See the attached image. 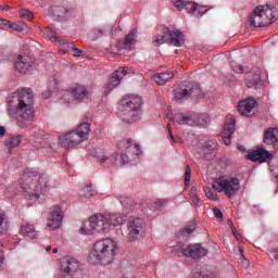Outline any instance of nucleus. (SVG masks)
Wrapping results in <instances>:
<instances>
[{
    "instance_id": "obj_1",
    "label": "nucleus",
    "mask_w": 278,
    "mask_h": 278,
    "mask_svg": "<svg viewBox=\"0 0 278 278\" xmlns=\"http://www.w3.org/2000/svg\"><path fill=\"white\" fill-rule=\"evenodd\" d=\"M8 114L16 119L22 129L31 127L36 116L31 89H21L12 93L8 101Z\"/></svg>"
},
{
    "instance_id": "obj_2",
    "label": "nucleus",
    "mask_w": 278,
    "mask_h": 278,
    "mask_svg": "<svg viewBox=\"0 0 278 278\" xmlns=\"http://www.w3.org/2000/svg\"><path fill=\"white\" fill-rule=\"evenodd\" d=\"M18 186L24 192L25 199L34 201L51 190V180L46 174L39 175L38 172L28 169L22 174Z\"/></svg>"
},
{
    "instance_id": "obj_3",
    "label": "nucleus",
    "mask_w": 278,
    "mask_h": 278,
    "mask_svg": "<svg viewBox=\"0 0 278 278\" xmlns=\"http://www.w3.org/2000/svg\"><path fill=\"white\" fill-rule=\"evenodd\" d=\"M118 251V244L113 239L106 238L96 241L93 249L89 254V264H102L108 266L114 262L116 252Z\"/></svg>"
},
{
    "instance_id": "obj_4",
    "label": "nucleus",
    "mask_w": 278,
    "mask_h": 278,
    "mask_svg": "<svg viewBox=\"0 0 278 278\" xmlns=\"http://www.w3.org/2000/svg\"><path fill=\"white\" fill-rule=\"evenodd\" d=\"M140 108H142V98L140 96H125L121 100L119 117L125 123H137L142 115Z\"/></svg>"
},
{
    "instance_id": "obj_5",
    "label": "nucleus",
    "mask_w": 278,
    "mask_h": 278,
    "mask_svg": "<svg viewBox=\"0 0 278 278\" xmlns=\"http://www.w3.org/2000/svg\"><path fill=\"white\" fill-rule=\"evenodd\" d=\"M140 153L138 144L134 143V140L126 139L117 144V152L115 153V165L125 166L131 160H136V156Z\"/></svg>"
},
{
    "instance_id": "obj_6",
    "label": "nucleus",
    "mask_w": 278,
    "mask_h": 278,
    "mask_svg": "<svg viewBox=\"0 0 278 278\" xmlns=\"http://www.w3.org/2000/svg\"><path fill=\"white\" fill-rule=\"evenodd\" d=\"M88 134H90V124L83 123L79 127L71 132H67L60 137L59 144L63 147V149H73L84 142V140H88Z\"/></svg>"
},
{
    "instance_id": "obj_7",
    "label": "nucleus",
    "mask_w": 278,
    "mask_h": 278,
    "mask_svg": "<svg viewBox=\"0 0 278 278\" xmlns=\"http://www.w3.org/2000/svg\"><path fill=\"white\" fill-rule=\"evenodd\" d=\"M110 231V223H108V217L104 214L98 213L84 224L79 228V233L83 236H90V233H108Z\"/></svg>"
},
{
    "instance_id": "obj_8",
    "label": "nucleus",
    "mask_w": 278,
    "mask_h": 278,
    "mask_svg": "<svg viewBox=\"0 0 278 278\" xmlns=\"http://www.w3.org/2000/svg\"><path fill=\"white\" fill-rule=\"evenodd\" d=\"M154 47H160V45L168 43L174 47H181L186 39L184 38V34L179 30H170L168 27H164L162 30V35H156L152 40Z\"/></svg>"
},
{
    "instance_id": "obj_9",
    "label": "nucleus",
    "mask_w": 278,
    "mask_h": 278,
    "mask_svg": "<svg viewBox=\"0 0 278 278\" xmlns=\"http://www.w3.org/2000/svg\"><path fill=\"white\" fill-rule=\"evenodd\" d=\"M213 189L224 192L228 199H233L240 192V179L219 177L213 181Z\"/></svg>"
},
{
    "instance_id": "obj_10",
    "label": "nucleus",
    "mask_w": 278,
    "mask_h": 278,
    "mask_svg": "<svg viewBox=\"0 0 278 278\" xmlns=\"http://www.w3.org/2000/svg\"><path fill=\"white\" fill-rule=\"evenodd\" d=\"M201 92V87L197 83L182 81L174 90V97L176 101H187L192 94H199Z\"/></svg>"
},
{
    "instance_id": "obj_11",
    "label": "nucleus",
    "mask_w": 278,
    "mask_h": 278,
    "mask_svg": "<svg viewBox=\"0 0 278 278\" xmlns=\"http://www.w3.org/2000/svg\"><path fill=\"white\" fill-rule=\"evenodd\" d=\"M127 231L128 242H136V240H140L142 238V233H144V220L140 217L130 218Z\"/></svg>"
},
{
    "instance_id": "obj_12",
    "label": "nucleus",
    "mask_w": 278,
    "mask_h": 278,
    "mask_svg": "<svg viewBox=\"0 0 278 278\" xmlns=\"http://www.w3.org/2000/svg\"><path fill=\"white\" fill-rule=\"evenodd\" d=\"M174 7L181 12V10H187V12H189V14H192L193 16H203V14H205V12H207V8L206 7H201L194 2L191 1H187L184 2V0H173Z\"/></svg>"
},
{
    "instance_id": "obj_13",
    "label": "nucleus",
    "mask_w": 278,
    "mask_h": 278,
    "mask_svg": "<svg viewBox=\"0 0 278 278\" xmlns=\"http://www.w3.org/2000/svg\"><path fill=\"white\" fill-rule=\"evenodd\" d=\"M62 220H64V212L60 206H54L46 219V225L48 229L55 231L62 227Z\"/></svg>"
},
{
    "instance_id": "obj_14",
    "label": "nucleus",
    "mask_w": 278,
    "mask_h": 278,
    "mask_svg": "<svg viewBox=\"0 0 278 278\" xmlns=\"http://www.w3.org/2000/svg\"><path fill=\"white\" fill-rule=\"evenodd\" d=\"M129 74V68L127 67H118L109 79V83L104 86V94H110L118 84H121V79L125 77V75Z\"/></svg>"
},
{
    "instance_id": "obj_15",
    "label": "nucleus",
    "mask_w": 278,
    "mask_h": 278,
    "mask_svg": "<svg viewBox=\"0 0 278 278\" xmlns=\"http://www.w3.org/2000/svg\"><path fill=\"white\" fill-rule=\"evenodd\" d=\"M247 160L250 162H258V164H264V162H270L273 160V153L268 152L264 148H256L252 152L245 155Z\"/></svg>"
},
{
    "instance_id": "obj_16",
    "label": "nucleus",
    "mask_w": 278,
    "mask_h": 278,
    "mask_svg": "<svg viewBox=\"0 0 278 278\" xmlns=\"http://www.w3.org/2000/svg\"><path fill=\"white\" fill-rule=\"evenodd\" d=\"M182 255L185 257H192V260H199L200 257H205L207 255V249L203 248V245L189 244L181 250Z\"/></svg>"
},
{
    "instance_id": "obj_17",
    "label": "nucleus",
    "mask_w": 278,
    "mask_h": 278,
    "mask_svg": "<svg viewBox=\"0 0 278 278\" xmlns=\"http://www.w3.org/2000/svg\"><path fill=\"white\" fill-rule=\"evenodd\" d=\"M256 12L263 15L266 25H273L278 16L277 8L268 4L256 7Z\"/></svg>"
},
{
    "instance_id": "obj_18",
    "label": "nucleus",
    "mask_w": 278,
    "mask_h": 278,
    "mask_svg": "<svg viewBox=\"0 0 278 278\" xmlns=\"http://www.w3.org/2000/svg\"><path fill=\"white\" fill-rule=\"evenodd\" d=\"M61 268L64 277H72L79 270V261L75 257L66 256L61 262Z\"/></svg>"
},
{
    "instance_id": "obj_19",
    "label": "nucleus",
    "mask_w": 278,
    "mask_h": 278,
    "mask_svg": "<svg viewBox=\"0 0 278 278\" xmlns=\"http://www.w3.org/2000/svg\"><path fill=\"white\" fill-rule=\"evenodd\" d=\"M236 131V118L233 115H228L226 118V123L224 125V129L220 134L224 144H231V136Z\"/></svg>"
},
{
    "instance_id": "obj_20",
    "label": "nucleus",
    "mask_w": 278,
    "mask_h": 278,
    "mask_svg": "<svg viewBox=\"0 0 278 278\" xmlns=\"http://www.w3.org/2000/svg\"><path fill=\"white\" fill-rule=\"evenodd\" d=\"M14 66L16 71H18V73H23L24 75H28L34 71V68H36V66L34 65V61H31V59H29L28 56L23 55H20L17 58Z\"/></svg>"
},
{
    "instance_id": "obj_21",
    "label": "nucleus",
    "mask_w": 278,
    "mask_h": 278,
    "mask_svg": "<svg viewBox=\"0 0 278 278\" xmlns=\"http://www.w3.org/2000/svg\"><path fill=\"white\" fill-rule=\"evenodd\" d=\"M255 103L256 102L254 99L248 98L239 102L237 110L239 114H241V116H247L248 118H251V116H253Z\"/></svg>"
},
{
    "instance_id": "obj_22",
    "label": "nucleus",
    "mask_w": 278,
    "mask_h": 278,
    "mask_svg": "<svg viewBox=\"0 0 278 278\" xmlns=\"http://www.w3.org/2000/svg\"><path fill=\"white\" fill-rule=\"evenodd\" d=\"M264 144L273 147L275 151H278V128H268L264 132Z\"/></svg>"
},
{
    "instance_id": "obj_23",
    "label": "nucleus",
    "mask_w": 278,
    "mask_h": 278,
    "mask_svg": "<svg viewBox=\"0 0 278 278\" xmlns=\"http://www.w3.org/2000/svg\"><path fill=\"white\" fill-rule=\"evenodd\" d=\"M167 118L175 125H199V123H194L195 118L190 115H184L182 113H177L175 116L167 115Z\"/></svg>"
},
{
    "instance_id": "obj_24",
    "label": "nucleus",
    "mask_w": 278,
    "mask_h": 278,
    "mask_svg": "<svg viewBox=\"0 0 278 278\" xmlns=\"http://www.w3.org/2000/svg\"><path fill=\"white\" fill-rule=\"evenodd\" d=\"M136 36H138V29L132 28L125 37L124 42H117V49H131L136 45Z\"/></svg>"
},
{
    "instance_id": "obj_25",
    "label": "nucleus",
    "mask_w": 278,
    "mask_h": 278,
    "mask_svg": "<svg viewBox=\"0 0 278 278\" xmlns=\"http://www.w3.org/2000/svg\"><path fill=\"white\" fill-rule=\"evenodd\" d=\"M104 216L108 219L109 229H112V227H118L127 220V217H125V215H122V214H118V213L106 214Z\"/></svg>"
},
{
    "instance_id": "obj_26",
    "label": "nucleus",
    "mask_w": 278,
    "mask_h": 278,
    "mask_svg": "<svg viewBox=\"0 0 278 278\" xmlns=\"http://www.w3.org/2000/svg\"><path fill=\"white\" fill-rule=\"evenodd\" d=\"M175 78V72L157 73L153 76L154 81L157 86H165L168 81H173Z\"/></svg>"
},
{
    "instance_id": "obj_27",
    "label": "nucleus",
    "mask_w": 278,
    "mask_h": 278,
    "mask_svg": "<svg viewBox=\"0 0 278 278\" xmlns=\"http://www.w3.org/2000/svg\"><path fill=\"white\" fill-rule=\"evenodd\" d=\"M250 25L253 27H268L262 13L257 12V8L254 9L253 14L250 16Z\"/></svg>"
},
{
    "instance_id": "obj_28",
    "label": "nucleus",
    "mask_w": 278,
    "mask_h": 278,
    "mask_svg": "<svg viewBox=\"0 0 278 278\" xmlns=\"http://www.w3.org/2000/svg\"><path fill=\"white\" fill-rule=\"evenodd\" d=\"M72 92L76 101H81L88 97V89L84 85H76L72 88Z\"/></svg>"
},
{
    "instance_id": "obj_29",
    "label": "nucleus",
    "mask_w": 278,
    "mask_h": 278,
    "mask_svg": "<svg viewBox=\"0 0 278 278\" xmlns=\"http://www.w3.org/2000/svg\"><path fill=\"white\" fill-rule=\"evenodd\" d=\"M20 233L22 236H26L27 238H33V240H36L38 238V232L36 231V228L31 224H26L21 227Z\"/></svg>"
},
{
    "instance_id": "obj_30",
    "label": "nucleus",
    "mask_w": 278,
    "mask_h": 278,
    "mask_svg": "<svg viewBox=\"0 0 278 278\" xmlns=\"http://www.w3.org/2000/svg\"><path fill=\"white\" fill-rule=\"evenodd\" d=\"M22 138L23 136L21 135H13L5 140V147L9 150V153H12V149H16V147L21 144Z\"/></svg>"
},
{
    "instance_id": "obj_31",
    "label": "nucleus",
    "mask_w": 278,
    "mask_h": 278,
    "mask_svg": "<svg viewBox=\"0 0 278 278\" xmlns=\"http://www.w3.org/2000/svg\"><path fill=\"white\" fill-rule=\"evenodd\" d=\"M9 227L10 224L8 222V215L5 214V211L0 208V236H3V233H8Z\"/></svg>"
},
{
    "instance_id": "obj_32",
    "label": "nucleus",
    "mask_w": 278,
    "mask_h": 278,
    "mask_svg": "<svg viewBox=\"0 0 278 278\" xmlns=\"http://www.w3.org/2000/svg\"><path fill=\"white\" fill-rule=\"evenodd\" d=\"M247 88H260L262 86V77L260 74H254L251 78L245 79Z\"/></svg>"
},
{
    "instance_id": "obj_33",
    "label": "nucleus",
    "mask_w": 278,
    "mask_h": 278,
    "mask_svg": "<svg viewBox=\"0 0 278 278\" xmlns=\"http://www.w3.org/2000/svg\"><path fill=\"white\" fill-rule=\"evenodd\" d=\"M42 36L45 38H49V40H54L55 42H59V45H62L64 41L63 39H60V37L55 36V31L51 27H46L43 30H41Z\"/></svg>"
},
{
    "instance_id": "obj_34",
    "label": "nucleus",
    "mask_w": 278,
    "mask_h": 278,
    "mask_svg": "<svg viewBox=\"0 0 278 278\" xmlns=\"http://www.w3.org/2000/svg\"><path fill=\"white\" fill-rule=\"evenodd\" d=\"M79 195L84 197L85 199H92L97 197V190L92 185H89L80 189Z\"/></svg>"
},
{
    "instance_id": "obj_35",
    "label": "nucleus",
    "mask_w": 278,
    "mask_h": 278,
    "mask_svg": "<svg viewBox=\"0 0 278 278\" xmlns=\"http://www.w3.org/2000/svg\"><path fill=\"white\" fill-rule=\"evenodd\" d=\"M103 36H112V29L105 27L96 28L93 30V36L90 38L91 40H98V38H103Z\"/></svg>"
},
{
    "instance_id": "obj_36",
    "label": "nucleus",
    "mask_w": 278,
    "mask_h": 278,
    "mask_svg": "<svg viewBox=\"0 0 278 278\" xmlns=\"http://www.w3.org/2000/svg\"><path fill=\"white\" fill-rule=\"evenodd\" d=\"M58 89V78L52 77L48 81V93H42V99H49L52 92H55Z\"/></svg>"
},
{
    "instance_id": "obj_37",
    "label": "nucleus",
    "mask_w": 278,
    "mask_h": 278,
    "mask_svg": "<svg viewBox=\"0 0 278 278\" xmlns=\"http://www.w3.org/2000/svg\"><path fill=\"white\" fill-rule=\"evenodd\" d=\"M2 25H4L5 27L9 26L10 29H13L14 31H23L24 27L23 25L18 24V23H14L8 20H1Z\"/></svg>"
},
{
    "instance_id": "obj_38",
    "label": "nucleus",
    "mask_w": 278,
    "mask_h": 278,
    "mask_svg": "<svg viewBox=\"0 0 278 278\" xmlns=\"http://www.w3.org/2000/svg\"><path fill=\"white\" fill-rule=\"evenodd\" d=\"M62 101L64 103H73V101H76L75 94L73 93V89H66L63 91Z\"/></svg>"
},
{
    "instance_id": "obj_39",
    "label": "nucleus",
    "mask_w": 278,
    "mask_h": 278,
    "mask_svg": "<svg viewBox=\"0 0 278 278\" xmlns=\"http://www.w3.org/2000/svg\"><path fill=\"white\" fill-rule=\"evenodd\" d=\"M191 278H212V276L207 275L201 267H197L191 271Z\"/></svg>"
},
{
    "instance_id": "obj_40",
    "label": "nucleus",
    "mask_w": 278,
    "mask_h": 278,
    "mask_svg": "<svg viewBox=\"0 0 278 278\" xmlns=\"http://www.w3.org/2000/svg\"><path fill=\"white\" fill-rule=\"evenodd\" d=\"M61 45H64L65 47H67V49H71V51H74L73 55L75 58H79V55H81V50H79V48L75 47V43L68 42V41H63Z\"/></svg>"
},
{
    "instance_id": "obj_41",
    "label": "nucleus",
    "mask_w": 278,
    "mask_h": 278,
    "mask_svg": "<svg viewBox=\"0 0 278 278\" xmlns=\"http://www.w3.org/2000/svg\"><path fill=\"white\" fill-rule=\"evenodd\" d=\"M231 66H232V71L235 73H249L251 70L249 67H244L240 64H237V63H231Z\"/></svg>"
},
{
    "instance_id": "obj_42",
    "label": "nucleus",
    "mask_w": 278,
    "mask_h": 278,
    "mask_svg": "<svg viewBox=\"0 0 278 278\" xmlns=\"http://www.w3.org/2000/svg\"><path fill=\"white\" fill-rule=\"evenodd\" d=\"M216 149V141H206L203 146L205 153H212Z\"/></svg>"
},
{
    "instance_id": "obj_43",
    "label": "nucleus",
    "mask_w": 278,
    "mask_h": 278,
    "mask_svg": "<svg viewBox=\"0 0 278 278\" xmlns=\"http://www.w3.org/2000/svg\"><path fill=\"white\" fill-rule=\"evenodd\" d=\"M192 177V169L190 165H187L185 168V186H190V179Z\"/></svg>"
},
{
    "instance_id": "obj_44",
    "label": "nucleus",
    "mask_w": 278,
    "mask_h": 278,
    "mask_svg": "<svg viewBox=\"0 0 278 278\" xmlns=\"http://www.w3.org/2000/svg\"><path fill=\"white\" fill-rule=\"evenodd\" d=\"M167 131L169 134V137L172 138V142H179L180 144H184V140L181 139V137L173 136V128H170V124H167Z\"/></svg>"
},
{
    "instance_id": "obj_45",
    "label": "nucleus",
    "mask_w": 278,
    "mask_h": 278,
    "mask_svg": "<svg viewBox=\"0 0 278 278\" xmlns=\"http://www.w3.org/2000/svg\"><path fill=\"white\" fill-rule=\"evenodd\" d=\"M21 16H23L24 18H27V21H34V13H31L29 10L27 9H23L20 12Z\"/></svg>"
},
{
    "instance_id": "obj_46",
    "label": "nucleus",
    "mask_w": 278,
    "mask_h": 278,
    "mask_svg": "<svg viewBox=\"0 0 278 278\" xmlns=\"http://www.w3.org/2000/svg\"><path fill=\"white\" fill-rule=\"evenodd\" d=\"M204 192L207 199H211V201H218V194L214 193L212 189H205Z\"/></svg>"
},
{
    "instance_id": "obj_47",
    "label": "nucleus",
    "mask_w": 278,
    "mask_h": 278,
    "mask_svg": "<svg viewBox=\"0 0 278 278\" xmlns=\"http://www.w3.org/2000/svg\"><path fill=\"white\" fill-rule=\"evenodd\" d=\"M239 251H240L241 256H242V258H241L242 268H249V260L244 258V255H243L244 250H242V248H240Z\"/></svg>"
},
{
    "instance_id": "obj_48",
    "label": "nucleus",
    "mask_w": 278,
    "mask_h": 278,
    "mask_svg": "<svg viewBox=\"0 0 278 278\" xmlns=\"http://www.w3.org/2000/svg\"><path fill=\"white\" fill-rule=\"evenodd\" d=\"M197 229V223L192 222L189 226L185 228L186 233H192Z\"/></svg>"
},
{
    "instance_id": "obj_49",
    "label": "nucleus",
    "mask_w": 278,
    "mask_h": 278,
    "mask_svg": "<svg viewBox=\"0 0 278 278\" xmlns=\"http://www.w3.org/2000/svg\"><path fill=\"white\" fill-rule=\"evenodd\" d=\"M5 197H12V194H16V190L14 187H8L4 191Z\"/></svg>"
},
{
    "instance_id": "obj_50",
    "label": "nucleus",
    "mask_w": 278,
    "mask_h": 278,
    "mask_svg": "<svg viewBox=\"0 0 278 278\" xmlns=\"http://www.w3.org/2000/svg\"><path fill=\"white\" fill-rule=\"evenodd\" d=\"M191 199H192V202L197 205V207H199V205H201V200L199 199V197L195 193H191Z\"/></svg>"
},
{
    "instance_id": "obj_51",
    "label": "nucleus",
    "mask_w": 278,
    "mask_h": 278,
    "mask_svg": "<svg viewBox=\"0 0 278 278\" xmlns=\"http://www.w3.org/2000/svg\"><path fill=\"white\" fill-rule=\"evenodd\" d=\"M119 201L124 207H129V198L119 197Z\"/></svg>"
},
{
    "instance_id": "obj_52",
    "label": "nucleus",
    "mask_w": 278,
    "mask_h": 278,
    "mask_svg": "<svg viewBox=\"0 0 278 278\" xmlns=\"http://www.w3.org/2000/svg\"><path fill=\"white\" fill-rule=\"evenodd\" d=\"M4 264H5V255H3V251L0 250V270H3Z\"/></svg>"
},
{
    "instance_id": "obj_53",
    "label": "nucleus",
    "mask_w": 278,
    "mask_h": 278,
    "mask_svg": "<svg viewBox=\"0 0 278 278\" xmlns=\"http://www.w3.org/2000/svg\"><path fill=\"white\" fill-rule=\"evenodd\" d=\"M231 231H232V235L235 236V238L237 239V240H242V235H240L239 232H238V230H236V227H231Z\"/></svg>"
},
{
    "instance_id": "obj_54",
    "label": "nucleus",
    "mask_w": 278,
    "mask_h": 278,
    "mask_svg": "<svg viewBox=\"0 0 278 278\" xmlns=\"http://www.w3.org/2000/svg\"><path fill=\"white\" fill-rule=\"evenodd\" d=\"M213 212H214L215 218H223V212H220L219 208L214 207V208H213Z\"/></svg>"
},
{
    "instance_id": "obj_55",
    "label": "nucleus",
    "mask_w": 278,
    "mask_h": 278,
    "mask_svg": "<svg viewBox=\"0 0 278 278\" xmlns=\"http://www.w3.org/2000/svg\"><path fill=\"white\" fill-rule=\"evenodd\" d=\"M98 160L99 162H101V164L108 162V156L104 153H101L98 155Z\"/></svg>"
},
{
    "instance_id": "obj_56",
    "label": "nucleus",
    "mask_w": 278,
    "mask_h": 278,
    "mask_svg": "<svg viewBox=\"0 0 278 278\" xmlns=\"http://www.w3.org/2000/svg\"><path fill=\"white\" fill-rule=\"evenodd\" d=\"M269 255L273 260H275L276 262H278V249L277 250H273L271 252H269Z\"/></svg>"
},
{
    "instance_id": "obj_57",
    "label": "nucleus",
    "mask_w": 278,
    "mask_h": 278,
    "mask_svg": "<svg viewBox=\"0 0 278 278\" xmlns=\"http://www.w3.org/2000/svg\"><path fill=\"white\" fill-rule=\"evenodd\" d=\"M62 47H64V49H61V53H63L64 55H66V53H68V51L71 50L68 48V46L62 45Z\"/></svg>"
},
{
    "instance_id": "obj_58",
    "label": "nucleus",
    "mask_w": 278,
    "mask_h": 278,
    "mask_svg": "<svg viewBox=\"0 0 278 278\" xmlns=\"http://www.w3.org/2000/svg\"><path fill=\"white\" fill-rule=\"evenodd\" d=\"M5 127L0 126V136H5Z\"/></svg>"
},
{
    "instance_id": "obj_59",
    "label": "nucleus",
    "mask_w": 278,
    "mask_h": 278,
    "mask_svg": "<svg viewBox=\"0 0 278 278\" xmlns=\"http://www.w3.org/2000/svg\"><path fill=\"white\" fill-rule=\"evenodd\" d=\"M0 9L4 10V11H8V10H10V7L9 5H0Z\"/></svg>"
},
{
    "instance_id": "obj_60",
    "label": "nucleus",
    "mask_w": 278,
    "mask_h": 278,
    "mask_svg": "<svg viewBox=\"0 0 278 278\" xmlns=\"http://www.w3.org/2000/svg\"><path fill=\"white\" fill-rule=\"evenodd\" d=\"M238 149L239 151H244V146H239Z\"/></svg>"
},
{
    "instance_id": "obj_61",
    "label": "nucleus",
    "mask_w": 278,
    "mask_h": 278,
    "mask_svg": "<svg viewBox=\"0 0 278 278\" xmlns=\"http://www.w3.org/2000/svg\"><path fill=\"white\" fill-rule=\"evenodd\" d=\"M59 252V250H58V248H54L53 250H52V253H58Z\"/></svg>"
},
{
    "instance_id": "obj_62",
    "label": "nucleus",
    "mask_w": 278,
    "mask_h": 278,
    "mask_svg": "<svg viewBox=\"0 0 278 278\" xmlns=\"http://www.w3.org/2000/svg\"><path fill=\"white\" fill-rule=\"evenodd\" d=\"M228 225H230V227H233V223H231V220H228Z\"/></svg>"
},
{
    "instance_id": "obj_63",
    "label": "nucleus",
    "mask_w": 278,
    "mask_h": 278,
    "mask_svg": "<svg viewBox=\"0 0 278 278\" xmlns=\"http://www.w3.org/2000/svg\"><path fill=\"white\" fill-rule=\"evenodd\" d=\"M46 251H48V252L51 251V245L47 247Z\"/></svg>"
}]
</instances>
